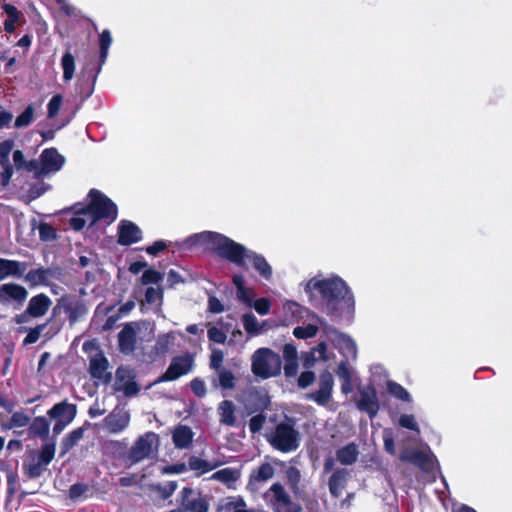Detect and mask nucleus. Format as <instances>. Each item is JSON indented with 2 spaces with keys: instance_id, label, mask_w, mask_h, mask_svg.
<instances>
[{
  "instance_id": "obj_43",
  "label": "nucleus",
  "mask_w": 512,
  "mask_h": 512,
  "mask_svg": "<svg viewBox=\"0 0 512 512\" xmlns=\"http://www.w3.org/2000/svg\"><path fill=\"white\" fill-rule=\"evenodd\" d=\"M34 112H35L34 106L32 104H29L24 109V111L16 117L14 126L16 128H22V127L29 126L34 119Z\"/></svg>"
},
{
  "instance_id": "obj_51",
  "label": "nucleus",
  "mask_w": 512,
  "mask_h": 512,
  "mask_svg": "<svg viewBox=\"0 0 512 512\" xmlns=\"http://www.w3.org/2000/svg\"><path fill=\"white\" fill-rule=\"evenodd\" d=\"M89 491V485L86 483H75L70 486L68 491V496L71 500L76 501L81 497H84L85 494Z\"/></svg>"
},
{
  "instance_id": "obj_11",
  "label": "nucleus",
  "mask_w": 512,
  "mask_h": 512,
  "mask_svg": "<svg viewBox=\"0 0 512 512\" xmlns=\"http://www.w3.org/2000/svg\"><path fill=\"white\" fill-rule=\"evenodd\" d=\"M62 277V267L55 265L31 269L25 274L24 280L30 287L49 286L51 284V280H60Z\"/></svg>"
},
{
  "instance_id": "obj_19",
  "label": "nucleus",
  "mask_w": 512,
  "mask_h": 512,
  "mask_svg": "<svg viewBox=\"0 0 512 512\" xmlns=\"http://www.w3.org/2000/svg\"><path fill=\"white\" fill-rule=\"evenodd\" d=\"M117 243L121 246H130L142 239L141 229L132 221L123 219L117 227Z\"/></svg>"
},
{
  "instance_id": "obj_27",
  "label": "nucleus",
  "mask_w": 512,
  "mask_h": 512,
  "mask_svg": "<svg viewBox=\"0 0 512 512\" xmlns=\"http://www.w3.org/2000/svg\"><path fill=\"white\" fill-rule=\"evenodd\" d=\"M359 447L355 442H350L338 448L335 452L336 461L343 466L354 465L359 457Z\"/></svg>"
},
{
  "instance_id": "obj_15",
  "label": "nucleus",
  "mask_w": 512,
  "mask_h": 512,
  "mask_svg": "<svg viewBox=\"0 0 512 512\" xmlns=\"http://www.w3.org/2000/svg\"><path fill=\"white\" fill-rule=\"evenodd\" d=\"M333 386V375L328 370H325L319 375V389L308 393L306 398L319 405H325L331 400Z\"/></svg>"
},
{
  "instance_id": "obj_8",
  "label": "nucleus",
  "mask_w": 512,
  "mask_h": 512,
  "mask_svg": "<svg viewBox=\"0 0 512 512\" xmlns=\"http://www.w3.org/2000/svg\"><path fill=\"white\" fill-rule=\"evenodd\" d=\"M179 506L168 512H208L209 503L200 494H197L191 487H184L177 498Z\"/></svg>"
},
{
  "instance_id": "obj_26",
  "label": "nucleus",
  "mask_w": 512,
  "mask_h": 512,
  "mask_svg": "<svg viewBox=\"0 0 512 512\" xmlns=\"http://www.w3.org/2000/svg\"><path fill=\"white\" fill-rule=\"evenodd\" d=\"M27 267V262L0 258V274L3 276V279L8 277H23L25 276Z\"/></svg>"
},
{
  "instance_id": "obj_41",
  "label": "nucleus",
  "mask_w": 512,
  "mask_h": 512,
  "mask_svg": "<svg viewBox=\"0 0 512 512\" xmlns=\"http://www.w3.org/2000/svg\"><path fill=\"white\" fill-rule=\"evenodd\" d=\"M174 340L175 336L173 332L159 335L154 346L156 353L158 355H165L168 353Z\"/></svg>"
},
{
  "instance_id": "obj_33",
  "label": "nucleus",
  "mask_w": 512,
  "mask_h": 512,
  "mask_svg": "<svg viewBox=\"0 0 512 512\" xmlns=\"http://www.w3.org/2000/svg\"><path fill=\"white\" fill-rule=\"evenodd\" d=\"M248 399L252 404L251 412H263L270 406V397L266 391L253 389L249 392Z\"/></svg>"
},
{
  "instance_id": "obj_7",
  "label": "nucleus",
  "mask_w": 512,
  "mask_h": 512,
  "mask_svg": "<svg viewBox=\"0 0 512 512\" xmlns=\"http://www.w3.org/2000/svg\"><path fill=\"white\" fill-rule=\"evenodd\" d=\"M193 367L194 356L192 354L185 353L175 356L172 358L166 371L155 380L154 384L175 381L190 373Z\"/></svg>"
},
{
  "instance_id": "obj_50",
  "label": "nucleus",
  "mask_w": 512,
  "mask_h": 512,
  "mask_svg": "<svg viewBox=\"0 0 512 512\" xmlns=\"http://www.w3.org/2000/svg\"><path fill=\"white\" fill-rule=\"evenodd\" d=\"M163 279V274L153 268L146 269L140 281L143 285L157 284Z\"/></svg>"
},
{
  "instance_id": "obj_44",
  "label": "nucleus",
  "mask_w": 512,
  "mask_h": 512,
  "mask_svg": "<svg viewBox=\"0 0 512 512\" xmlns=\"http://www.w3.org/2000/svg\"><path fill=\"white\" fill-rule=\"evenodd\" d=\"M387 389L388 392L396 397L397 399H400L404 402H410L411 396L409 392L399 383L394 381H388L387 382Z\"/></svg>"
},
{
  "instance_id": "obj_55",
  "label": "nucleus",
  "mask_w": 512,
  "mask_h": 512,
  "mask_svg": "<svg viewBox=\"0 0 512 512\" xmlns=\"http://www.w3.org/2000/svg\"><path fill=\"white\" fill-rule=\"evenodd\" d=\"M266 422V415L263 412H260L254 416H252L249 420V430L251 433H258L264 426Z\"/></svg>"
},
{
  "instance_id": "obj_17",
  "label": "nucleus",
  "mask_w": 512,
  "mask_h": 512,
  "mask_svg": "<svg viewBox=\"0 0 512 512\" xmlns=\"http://www.w3.org/2000/svg\"><path fill=\"white\" fill-rule=\"evenodd\" d=\"M27 297V289L20 284L11 282L0 286V304L2 305H8L14 302L17 307H20L26 301Z\"/></svg>"
},
{
  "instance_id": "obj_57",
  "label": "nucleus",
  "mask_w": 512,
  "mask_h": 512,
  "mask_svg": "<svg viewBox=\"0 0 512 512\" xmlns=\"http://www.w3.org/2000/svg\"><path fill=\"white\" fill-rule=\"evenodd\" d=\"M207 335H208V339L211 342L218 343V344H224L227 339L226 333L215 326H212L211 328L208 329Z\"/></svg>"
},
{
  "instance_id": "obj_49",
  "label": "nucleus",
  "mask_w": 512,
  "mask_h": 512,
  "mask_svg": "<svg viewBox=\"0 0 512 512\" xmlns=\"http://www.w3.org/2000/svg\"><path fill=\"white\" fill-rule=\"evenodd\" d=\"M318 332V327L313 324L306 326H297L293 329V335L298 339H308L314 337Z\"/></svg>"
},
{
  "instance_id": "obj_46",
  "label": "nucleus",
  "mask_w": 512,
  "mask_h": 512,
  "mask_svg": "<svg viewBox=\"0 0 512 512\" xmlns=\"http://www.w3.org/2000/svg\"><path fill=\"white\" fill-rule=\"evenodd\" d=\"M45 467L46 466H44V464L41 463L39 460H37L36 462L33 461L30 463H26V462L23 463L24 474L29 479H35V478L40 477L42 475Z\"/></svg>"
},
{
  "instance_id": "obj_29",
  "label": "nucleus",
  "mask_w": 512,
  "mask_h": 512,
  "mask_svg": "<svg viewBox=\"0 0 512 512\" xmlns=\"http://www.w3.org/2000/svg\"><path fill=\"white\" fill-rule=\"evenodd\" d=\"M217 376L211 377V385L214 389L232 390L236 386V377L234 373L227 369L216 371Z\"/></svg>"
},
{
  "instance_id": "obj_40",
  "label": "nucleus",
  "mask_w": 512,
  "mask_h": 512,
  "mask_svg": "<svg viewBox=\"0 0 512 512\" xmlns=\"http://www.w3.org/2000/svg\"><path fill=\"white\" fill-rule=\"evenodd\" d=\"M61 67L63 69V79L70 81L75 73V57L70 51H66L61 58Z\"/></svg>"
},
{
  "instance_id": "obj_10",
  "label": "nucleus",
  "mask_w": 512,
  "mask_h": 512,
  "mask_svg": "<svg viewBox=\"0 0 512 512\" xmlns=\"http://www.w3.org/2000/svg\"><path fill=\"white\" fill-rule=\"evenodd\" d=\"M52 305V300L45 293H39L30 298L26 309L19 315H16L15 322L22 324L30 318H40L47 314Z\"/></svg>"
},
{
  "instance_id": "obj_31",
  "label": "nucleus",
  "mask_w": 512,
  "mask_h": 512,
  "mask_svg": "<svg viewBox=\"0 0 512 512\" xmlns=\"http://www.w3.org/2000/svg\"><path fill=\"white\" fill-rule=\"evenodd\" d=\"M236 407L231 400H223L219 403L218 414L220 423L229 427H234L237 424Z\"/></svg>"
},
{
  "instance_id": "obj_13",
  "label": "nucleus",
  "mask_w": 512,
  "mask_h": 512,
  "mask_svg": "<svg viewBox=\"0 0 512 512\" xmlns=\"http://www.w3.org/2000/svg\"><path fill=\"white\" fill-rule=\"evenodd\" d=\"M356 407L361 412L367 413L370 419L377 416L380 404L377 390L372 384L359 389V399L356 401Z\"/></svg>"
},
{
  "instance_id": "obj_39",
  "label": "nucleus",
  "mask_w": 512,
  "mask_h": 512,
  "mask_svg": "<svg viewBox=\"0 0 512 512\" xmlns=\"http://www.w3.org/2000/svg\"><path fill=\"white\" fill-rule=\"evenodd\" d=\"M56 451V440L52 438L50 441H47L42 445L39 453L38 460L44 464V466L49 465L54 459Z\"/></svg>"
},
{
  "instance_id": "obj_5",
  "label": "nucleus",
  "mask_w": 512,
  "mask_h": 512,
  "mask_svg": "<svg viewBox=\"0 0 512 512\" xmlns=\"http://www.w3.org/2000/svg\"><path fill=\"white\" fill-rule=\"evenodd\" d=\"M270 445L282 452L289 453L298 449L300 445V434L295 428V423L292 419L280 422L274 430L267 436Z\"/></svg>"
},
{
  "instance_id": "obj_63",
  "label": "nucleus",
  "mask_w": 512,
  "mask_h": 512,
  "mask_svg": "<svg viewBox=\"0 0 512 512\" xmlns=\"http://www.w3.org/2000/svg\"><path fill=\"white\" fill-rule=\"evenodd\" d=\"M315 381V373L313 371H303L298 378V386L302 389L307 388Z\"/></svg>"
},
{
  "instance_id": "obj_61",
  "label": "nucleus",
  "mask_w": 512,
  "mask_h": 512,
  "mask_svg": "<svg viewBox=\"0 0 512 512\" xmlns=\"http://www.w3.org/2000/svg\"><path fill=\"white\" fill-rule=\"evenodd\" d=\"M383 442L385 451L390 455H395V442L391 430L385 429L383 431Z\"/></svg>"
},
{
  "instance_id": "obj_2",
  "label": "nucleus",
  "mask_w": 512,
  "mask_h": 512,
  "mask_svg": "<svg viewBox=\"0 0 512 512\" xmlns=\"http://www.w3.org/2000/svg\"><path fill=\"white\" fill-rule=\"evenodd\" d=\"M314 291L318 292L321 305L327 315L342 318L344 312L353 313L355 307L354 296L341 278H312L307 282L305 292L312 297Z\"/></svg>"
},
{
  "instance_id": "obj_32",
  "label": "nucleus",
  "mask_w": 512,
  "mask_h": 512,
  "mask_svg": "<svg viewBox=\"0 0 512 512\" xmlns=\"http://www.w3.org/2000/svg\"><path fill=\"white\" fill-rule=\"evenodd\" d=\"M2 10L7 15V19L3 23L4 31L8 34H12L16 30L15 24L23 18V14L16 6L10 3H4L2 5Z\"/></svg>"
},
{
  "instance_id": "obj_52",
  "label": "nucleus",
  "mask_w": 512,
  "mask_h": 512,
  "mask_svg": "<svg viewBox=\"0 0 512 512\" xmlns=\"http://www.w3.org/2000/svg\"><path fill=\"white\" fill-rule=\"evenodd\" d=\"M63 101L61 94H55L47 104V117L52 119L59 113Z\"/></svg>"
},
{
  "instance_id": "obj_60",
  "label": "nucleus",
  "mask_w": 512,
  "mask_h": 512,
  "mask_svg": "<svg viewBox=\"0 0 512 512\" xmlns=\"http://www.w3.org/2000/svg\"><path fill=\"white\" fill-rule=\"evenodd\" d=\"M399 425L403 428L412 430V431H419V426L415 420L414 415L412 414H403L399 418Z\"/></svg>"
},
{
  "instance_id": "obj_3",
  "label": "nucleus",
  "mask_w": 512,
  "mask_h": 512,
  "mask_svg": "<svg viewBox=\"0 0 512 512\" xmlns=\"http://www.w3.org/2000/svg\"><path fill=\"white\" fill-rule=\"evenodd\" d=\"M62 313L67 315L69 326L73 327L88 313V310L85 303L75 296L63 295L58 298L50 317L46 320L53 335L59 333L66 323V318L61 316Z\"/></svg>"
},
{
  "instance_id": "obj_35",
  "label": "nucleus",
  "mask_w": 512,
  "mask_h": 512,
  "mask_svg": "<svg viewBox=\"0 0 512 512\" xmlns=\"http://www.w3.org/2000/svg\"><path fill=\"white\" fill-rule=\"evenodd\" d=\"M85 429L78 427L69 432L61 441V454L64 455L69 452L78 442L83 438Z\"/></svg>"
},
{
  "instance_id": "obj_47",
  "label": "nucleus",
  "mask_w": 512,
  "mask_h": 512,
  "mask_svg": "<svg viewBox=\"0 0 512 512\" xmlns=\"http://www.w3.org/2000/svg\"><path fill=\"white\" fill-rule=\"evenodd\" d=\"M38 231L39 238L43 242L54 241L58 237L56 229L50 223L41 222L38 226Z\"/></svg>"
},
{
  "instance_id": "obj_21",
  "label": "nucleus",
  "mask_w": 512,
  "mask_h": 512,
  "mask_svg": "<svg viewBox=\"0 0 512 512\" xmlns=\"http://www.w3.org/2000/svg\"><path fill=\"white\" fill-rule=\"evenodd\" d=\"M41 172L43 174L55 173L62 169L65 158L56 148H46L40 155Z\"/></svg>"
},
{
  "instance_id": "obj_48",
  "label": "nucleus",
  "mask_w": 512,
  "mask_h": 512,
  "mask_svg": "<svg viewBox=\"0 0 512 512\" xmlns=\"http://www.w3.org/2000/svg\"><path fill=\"white\" fill-rule=\"evenodd\" d=\"M163 299V290L160 287H147L145 290L144 299L140 300V304L143 306L144 304H154L156 302H161Z\"/></svg>"
},
{
  "instance_id": "obj_37",
  "label": "nucleus",
  "mask_w": 512,
  "mask_h": 512,
  "mask_svg": "<svg viewBox=\"0 0 512 512\" xmlns=\"http://www.w3.org/2000/svg\"><path fill=\"white\" fill-rule=\"evenodd\" d=\"M266 322L259 324L257 318L252 313H245L242 316V324L246 333L253 337L260 334Z\"/></svg>"
},
{
  "instance_id": "obj_6",
  "label": "nucleus",
  "mask_w": 512,
  "mask_h": 512,
  "mask_svg": "<svg viewBox=\"0 0 512 512\" xmlns=\"http://www.w3.org/2000/svg\"><path fill=\"white\" fill-rule=\"evenodd\" d=\"M88 196L90 197L89 204L79 210L78 214L89 213L94 222L105 219L108 220V223H112L117 219V205L109 197L94 188L89 191Z\"/></svg>"
},
{
  "instance_id": "obj_59",
  "label": "nucleus",
  "mask_w": 512,
  "mask_h": 512,
  "mask_svg": "<svg viewBox=\"0 0 512 512\" xmlns=\"http://www.w3.org/2000/svg\"><path fill=\"white\" fill-rule=\"evenodd\" d=\"M252 307L260 315H267L270 312L271 302L268 298L262 297L252 302Z\"/></svg>"
},
{
  "instance_id": "obj_24",
  "label": "nucleus",
  "mask_w": 512,
  "mask_h": 512,
  "mask_svg": "<svg viewBox=\"0 0 512 512\" xmlns=\"http://www.w3.org/2000/svg\"><path fill=\"white\" fill-rule=\"evenodd\" d=\"M351 473L347 468L335 469L328 480L329 492L333 498H339L346 488Z\"/></svg>"
},
{
  "instance_id": "obj_38",
  "label": "nucleus",
  "mask_w": 512,
  "mask_h": 512,
  "mask_svg": "<svg viewBox=\"0 0 512 512\" xmlns=\"http://www.w3.org/2000/svg\"><path fill=\"white\" fill-rule=\"evenodd\" d=\"M220 463H210L200 457L191 456L188 459V466L190 470L198 471L199 475L208 473L217 468Z\"/></svg>"
},
{
  "instance_id": "obj_58",
  "label": "nucleus",
  "mask_w": 512,
  "mask_h": 512,
  "mask_svg": "<svg viewBox=\"0 0 512 512\" xmlns=\"http://www.w3.org/2000/svg\"><path fill=\"white\" fill-rule=\"evenodd\" d=\"M190 388L194 395L197 396L198 398L205 397L207 393L205 382L199 377H196L191 380Z\"/></svg>"
},
{
  "instance_id": "obj_28",
  "label": "nucleus",
  "mask_w": 512,
  "mask_h": 512,
  "mask_svg": "<svg viewBox=\"0 0 512 512\" xmlns=\"http://www.w3.org/2000/svg\"><path fill=\"white\" fill-rule=\"evenodd\" d=\"M50 424L44 416L35 417L29 425V438H40L43 441L49 438Z\"/></svg>"
},
{
  "instance_id": "obj_45",
  "label": "nucleus",
  "mask_w": 512,
  "mask_h": 512,
  "mask_svg": "<svg viewBox=\"0 0 512 512\" xmlns=\"http://www.w3.org/2000/svg\"><path fill=\"white\" fill-rule=\"evenodd\" d=\"M112 44V36L108 29H104L102 33L99 35V45H100V61L101 63H104L107 55L108 50Z\"/></svg>"
},
{
  "instance_id": "obj_18",
  "label": "nucleus",
  "mask_w": 512,
  "mask_h": 512,
  "mask_svg": "<svg viewBox=\"0 0 512 512\" xmlns=\"http://www.w3.org/2000/svg\"><path fill=\"white\" fill-rule=\"evenodd\" d=\"M14 141L11 139L4 140L0 143V184L2 188H6L13 176V166L10 163V153L13 149Z\"/></svg>"
},
{
  "instance_id": "obj_9",
  "label": "nucleus",
  "mask_w": 512,
  "mask_h": 512,
  "mask_svg": "<svg viewBox=\"0 0 512 512\" xmlns=\"http://www.w3.org/2000/svg\"><path fill=\"white\" fill-rule=\"evenodd\" d=\"M268 493H271L270 504L274 512H302L301 504L292 501L281 483H273Z\"/></svg>"
},
{
  "instance_id": "obj_42",
  "label": "nucleus",
  "mask_w": 512,
  "mask_h": 512,
  "mask_svg": "<svg viewBox=\"0 0 512 512\" xmlns=\"http://www.w3.org/2000/svg\"><path fill=\"white\" fill-rule=\"evenodd\" d=\"M30 423V417L24 412L17 411L13 412L12 416L7 424H4L5 429L21 428L25 427Z\"/></svg>"
},
{
  "instance_id": "obj_14",
  "label": "nucleus",
  "mask_w": 512,
  "mask_h": 512,
  "mask_svg": "<svg viewBox=\"0 0 512 512\" xmlns=\"http://www.w3.org/2000/svg\"><path fill=\"white\" fill-rule=\"evenodd\" d=\"M154 439H157V435L147 432L134 442L127 456L131 464L139 463L150 456Z\"/></svg>"
},
{
  "instance_id": "obj_23",
  "label": "nucleus",
  "mask_w": 512,
  "mask_h": 512,
  "mask_svg": "<svg viewBox=\"0 0 512 512\" xmlns=\"http://www.w3.org/2000/svg\"><path fill=\"white\" fill-rule=\"evenodd\" d=\"M137 332L132 323H126L118 333V349L124 355H131L136 349Z\"/></svg>"
},
{
  "instance_id": "obj_64",
  "label": "nucleus",
  "mask_w": 512,
  "mask_h": 512,
  "mask_svg": "<svg viewBox=\"0 0 512 512\" xmlns=\"http://www.w3.org/2000/svg\"><path fill=\"white\" fill-rule=\"evenodd\" d=\"M300 471L295 467H290L287 470V479L290 484V488L294 491L297 489L298 484L300 482Z\"/></svg>"
},
{
  "instance_id": "obj_12",
  "label": "nucleus",
  "mask_w": 512,
  "mask_h": 512,
  "mask_svg": "<svg viewBox=\"0 0 512 512\" xmlns=\"http://www.w3.org/2000/svg\"><path fill=\"white\" fill-rule=\"evenodd\" d=\"M116 391H123L127 397L136 396L140 390V385L136 382V371L130 366L120 365L115 373Z\"/></svg>"
},
{
  "instance_id": "obj_56",
  "label": "nucleus",
  "mask_w": 512,
  "mask_h": 512,
  "mask_svg": "<svg viewBox=\"0 0 512 512\" xmlns=\"http://www.w3.org/2000/svg\"><path fill=\"white\" fill-rule=\"evenodd\" d=\"M223 360H224V354L220 349H214L210 356V363L209 366L211 369L215 371H219L221 369H224L223 367Z\"/></svg>"
},
{
  "instance_id": "obj_53",
  "label": "nucleus",
  "mask_w": 512,
  "mask_h": 512,
  "mask_svg": "<svg viewBox=\"0 0 512 512\" xmlns=\"http://www.w3.org/2000/svg\"><path fill=\"white\" fill-rule=\"evenodd\" d=\"M212 478L223 483H229L237 480V472L232 468H224L215 472Z\"/></svg>"
},
{
  "instance_id": "obj_34",
  "label": "nucleus",
  "mask_w": 512,
  "mask_h": 512,
  "mask_svg": "<svg viewBox=\"0 0 512 512\" xmlns=\"http://www.w3.org/2000/svg\"><path fill=\"white\" fill-rule=\"evenodd\" d=\"M273 475V466L268 462L262 463L259 467L252 470L249 477L248 486H253L256 483L266 482L271 479Z\"/></svg>"
},
{
  "instance_id": "obj_36",
  "label": "nucleus",
  "mask_w": 512,
  "mask_h": 512,
  "mask_svg": "<svg viewBox=\"0 0 512 512\" xmlns=\"http://www.w3.org/2000/svg\"><path fill=\"white\" fill-rule=\"evenodd\" d=\"M339 352L346 358H355L357 355V345L348 335L339 333L338 336Z\"/></svg>"
},
{
  "instance_id": "obj_30",
  "label": "nucleus",
  "mask_w": 512,
  "mask_h": 512,
  "mask_svg": "<svg viewBox=\"0 0 512 512\" xmlns=\"http://www.w3.org/2000/svg\"><path fill=\"white\" fill-rule=\"evenodd\" d=\"M194 433L189 426L178 425L172 434L174 446L178 449H186L190 447L193 441Z\"/></svg>"
},
{
  "instance_id": "obj_4",
  "label": "nucleus",
  "mask_w": 512,
  "mask_h": 512,
  "mask_svg": "<svg viewBox=\"0 0 512 512\" xmlns=\"http://www.w3.org/2000/svg\"><path fill=\"white\" fill-rule=\"evenodd\" d=\"M282 359L270 348H259L252 355L251 371L255 377L269 379L280 375Z\"/></svg>"
},
{
  "instance_id": "obj_25",
  "label": "nucleus",
  "mask_w": 512,
  "mask_h": 512,
  "mask_svg": "<svg viewBox=\"0 0 512 512\" xmlns=\"http://www.w3.org/2000/svg\"><path fill=\"white\" fill-rule=\"evenodd\" d=\"M77 414V406L66 400L56 403L47 411L50 419L71 423Z\"/></svg>"
},
{
  "instance_id": "obj_22",
  "label": "nucleus",
  "mask_w": 512,
  "mask_h": 512,
  "mask_svg": "<svg viewBox=\"0 0 512 512\" xmlns=\"http://www.w3.org/2000/svg\"><path fill=\"white\" fill-rule=\"evenodd\" d=\"M400 460L411 463L424 472H430L434 467L432 456L420 449H412L402 453Z\"/></svg>"
},
{
  "instance_id": "obj_16",
  "label": "nucleus",
  "mask_w": 512,
  "mask_h": 512,
  "mask_svg": "<svg viewBox=\"0 0 512 512\" xmlns=\"http://www.w3.org/2000/svg\"><path fill=\"white\" fill-rule=\"evenodd\" d=\"M109 433L118 434L124 431L130 423V413L123 407L116 406L103 420Z\"/></svg>"
},
{
  "instance_id": "obj_62",
  "label": "nucleus",
  "mask_w": 512,
  "mask_h": 512,
  "mask_svg": "<svg viewBox=\"0 0 512 512\" xmlns=\"http://www.w3.org/2000/svg\"><path fill=\"white\" fill-rule=\"evenodd\" d=\"M22 171L33 172L35 178H40L42 175H44L43 172H41V162L36 159L27 160L26 165Z\"/></svg>"
},
{
  "instance_id": "obj_1",
  "label": "nucleus",
  "mask_w": 512,
  "mask_h": 512,
  "mask_svg": "<svg viewBox=\"0 0 512 512\" xmlns=\"http://www.w3.org/2000/svg\"><path fill=\"white\" fill-rule=\"evenodd\" d=\"M185 244L189 248L201 246L244 270H248L247 261H249L264 279L270 280L272 277V268L264 256L248 250L244 245L221 233L214 231L196 233L188 237Z\"/></svg>"
},
{
  "instance_id": "obj_54",
  "label": "nucleus",
  "mask_w": 512,
  "mask_h": 512,
  "mask_svg": "<svg viewBox=\"0 0 512 512\" xmlns=\"http://www.w3.org/2000/svg\"><path fill=\"white\" fill-rule=\"evenodd\" d=\"M46 326H49V324H46V322H45L43 324L37 325L34 328H31L29 330L28 334L26 335V337L24 338L23 344L24 345H29V344L36 343L38 341V339L40 338L41 332L43 331V329Z\"/></svg>"
},
{
  "instance_id": "obj_20",
  "label": "nucleus",
  "mask_w": 512,
  "mask_h": 512,
  "mask_svg": "<svg viewBox=\"0 0 512 512\" xmlns=\"http://www.w3.org/2000/svg\"><path fill=\"white\" fill-rule=\"evenodd\" d=\"M108 368L109 361L102 351H99L91 357L88 371L93 379L101 380L105 384L110 383L112 374L107 372Z\"/></svg>"
}]
</instances>
